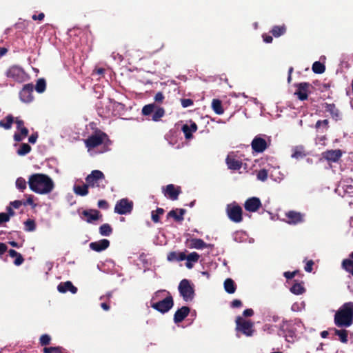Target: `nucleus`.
Masks as SVG:
<instances>
[{"label":"nucleus","instance_id":"ddd939ff","mask_svg":"<svg viewBox=\"0 0 353 353\" xmlns=\"http://www.w3.org/2000/svg\"><path fill=\"white\" fill-rule=\"evenodd\" d=\"M285 217V221L290 225H296L304 221V214L293 210L286 212Z\"/></svg>","mask_w":353,"mask_h":353},{"label":"nucleus","instance_id":"f03ea898","mask_svg":"<svg viewBox=\"0 0 353 353\" xmlns=\"http://www.w3.org/2000/svg\"><path fill=\"white\" fill-rule=\"evenodd\" d=\"M334 323L339 327H348L353 323V302L345 303L334 314Z\"/></svg>","mask_w":353,"mask_h":353},{"label":"nucleus","instance_id":"1a4fd4ad","mask_svg":"<svg viewBox=\"0 0 353 353\" xmlns=\"http://www.w3.org/2000/svg\"><path fill=\"white\" fill-rule=\"evenodd\" d=\"M105 179L103 173L98 170L92 171L85 178L86 183L90 187H99L100 183Z\"/></svg>","mask_w":353,"mask_h":353},{"label":"nucleus","instance_id":"39448f33","mask_svg":"<svg viewBox=\"0 0 353 353\" xmlns=\"http://www.w3.org/2000/svg\"><path fill=\"white\" fill-rule=\"evenodd\" d=\"M178 290L185 302H190L194 299L195 295L194 285L188 279H182L179 284Z\"/></svg>","mask_w":353,"mask_h":353},{"label":"nucleus","instance_id":"c85d7f7f","mask_svg":"<svg viewBox=\"0 0 353 353\" xmlns=\"http://www.w3.org/2000/svg\"><path fill=\"white\" fill-rule=\"evenodd\" d=\"M8 254L10 257L15 258V260L14 261V264L15 265H21L24 262L23 256L16 250L11 249L8 251Z\"/></svg>","mask_w":353,"mask_h":353},{"label":"nucleus","instance_id":"4468645a","mask_svg":"<svg viewBox=\"0 0 353 353\" xmlns=\"http://www.w3.org/2000/svg\"><path fill=\"white\" fill-rule=\"evenodd\" d=\"M261 206V201L258 197L249 198L244 203L245 210L250 212H255L258 211Z\"/></svg>","mask_w":353,"mask_h":353},{"label":"nucleus","instance_id":"473e14b6","mask_svg":"<svg viewBox=\"0 0 353 353\" xmlns=\"http://www.w3.org/2000/svg\"><path fill=\"white\" fill-rule=\"evenodd\" d=\"M335 335L339 337V340L343 343H347L348 341V331L346 330H337L336 328L332 329Z\"/></svg>","mask_w":353,"mask_h":353},{"label":"nucleus","instance_id":"13d9d810","mask_svg":"<svg viewBox=\"0 0 353 353\" xmlns=\"http://www.w3.org/2000/svg\"><path fill=\"white\" fill-rule=\"evenodd\" d=\"M23 205H30L32 206V208H34L36 206V204L34 203L33 196L30 195L28 197L27 200L26 201L23 202Z\"/></svg>","mask_w":353,"mask_h":353},{"label":"nucleus","instance_id":"79ce46f5","mask_svg":"<svg viewBox=\"0 0 353 353\" xmlns=\"http://www.w3.org/2000/svg\"><path fill=\"white\" fill-rule=\"evenodd\" d=\"M312 69L316 74H322L325 70V66L320 61H315L312 65Z\"/></svg>","mask_w":353,"mask_h":353},{"label":"nucleus","instance_id":"a18cd8bd","mask_svg":"<svg viewBox=\"0 0 353 353\" xmlns=\"http://www.w3.org/2000/svg\"><path fill=\"white\" fill-rule=\"evenodd\" d=\"M46 80L43 78L39 79L37 81L35 90L39 93H42L46 90Z\"/></svg>","mask_w":353,"mask_h":353},{"label":"nucleus","instance_id":"cd10ccee","mask_svg":"<svg viewBox=\"0 0 353 353\" xmlns=\"http://www.w3.org/2000/svg\"><path fill=\"white\" fill-rule=\"evenodd\" d=\"M287 30V28L285 25L283 24L281 26H274L272 27V30H270V33L274 37H279L284 34H285Z\"/></svg>","mask_w":353,"mask_h":353},{"label":"nucleus","instance_id":"4c0bfd02","mask_svg":"<svg viewBox=\"0 0 353 353\" xmlns=\"http://www.w3.org/2000/svg\"><path fill=\"white\" fill-rule=\"evenodd\" d=\"M15 123L17 125V129L20 131V132L23 136H28L29 131L27 128L24 126V121L20 119L19 117L15 119Z\"/></svg>","mask_w":353,"mask_h":353},{"label":"nucleus","instance_id":"a19ab883","mask_svg":"<svg viewBox=\"0 0 353 353\" xmlns=\"http://www.w3.org/2000/svg\"><path fill=\"white\" fill-rule=\"evenodd\" d=\"M342 268L348 273L353 276V261L351 259H344L342 261Z\"/></svg>","mask_w":353,"mask_h":353},{"label":"nucleus","instance_id":"7c9ffc66","mask_svg":"<svg viewBox=\"0 0 353 353\" xmlns=\"http://www.w3.org/2000/svg\"><path fill=\"white\" fill-rule=\"evenodd\" d=\"M199 258L200 255L196 252H193L188 255H186L185 252H181V254L180 255L181 260H186L192 263H196Z\"/></svg>","mask_w":353,"mask_h":353},{"label":"nucleus","instance_id":"2eb2a0df","mask_svg":"<svg viewBox=\"0 0 353 353\" xmlns=\"http://www.w3.org/2000/svg\"><path fill=\"white\" fill-rule=\"evenodd\" d=\"M251 145L253 151L257 153H261L264 152L268 148V143L265 139L259 136H256L254 138Z\"/></svg>","mask_w":353,"mask_h":353},{"label":"nucleus","instance_id":"ea45409f","mask_svg":"<svg viewBox=\"0 0 353 353\" xmlns=\"http://www.w3.org/2000/svg\"><path fill=\"white\" fill-rule=\"evenodd\" d=\"M164 210L161 208H157L156 210L151 212V218L154 223H159L160 221V216L163 214Z\"/></svg>","mask_w":353,"mask_h":353},{"label":"nucleus","instance_id":"603ef678","mask_svg":"<svg viewBox=\"0 0 353 353\" xmlns=\"http://www.w3.org/2000/svg\"><path fill=\"white\" fill-rule=\"evenodd\" d=\"M51 337L48 334H43L40 336L39 344L41 346H46L50 343Z\"/></svg>","mask_w":353,"mask_h":353},{"label":"nucleus","instance_id":"e433bc0d","mask_svg":"<svg viewBox=\"0 0 353 353\" xmlns=\"http://www.w3.org/2000/svg\"><path fill=\"white\" fill-rule=\"evenodd\" d=\"M279 335L280 336L285 337L286 341H290V339L289 338H290L292 340H293L294 332L292 330H285L284 329V325H283L280 326L279 331Z\"/></svg>","mask_w":353,"mask_h":353},{"label":"nucleus","instance_id":"5fc2aeb1","mask_svg":"<svg viewBox=\"0 0 353 353\" xmlns=\"http://www.w3.org/2000/svg\"><path fill=\"white\" fill-rule=\"evenodd\" d=\"M181 103L183 108H188L194 104V101L191 99H181Z\"/></svg>","mask_w":353,"mask_h":353},{"label":"nucleus","instance_id":"20e7f679","mask_svg":"<svg viewBox=\"0 0 353 353\" xmlns=\"http://www.w3.org/2000/svg\"><path fill=\"white\" fill-rule=\"evenodd\" d=\"M165 292V290L156 292L150 301V307L162 314L168 312L174 305V301L170 294L162 300L155 301L160 294ZM168 293L170 294L169 292Z\"/></svg>","mask_w":353,"mask_h":353},{"label":"nucleus","instance_id":"58836bf2","mask_svg":"<svg viewBox=\"0 0 353 353\" xmlns=\"http://www.w3.org/2000/svg\"><path fill=\"white\" fill-rule=\"evenodd\" d=\"M99 233L102 236H109L112 233V228L108 223H104L99 227Z\"/></svg>","mask_w":353,"mask_h":353},{"label":"nucleus","instance_id":"a211bd4d","mask_svg":"<svg viewBox=\"0 0 353 353\" xmlns=\"http://www.w3.org/2000/svg\"><path fill=\"white\" fill-rule=\"evenodd\" d=\"M6 75L8 78H11L14 81H19L22 80L24 75V72L21 68L13 65L6 72Z\"/></svg>","mask_w":353,"mask_h":353},{"label":"nucleus","instance_id":"c756f323","mask_svg":"<svg viewBox=\"0 0 353 353\" xmlns=\"http://www.w3.org/2000/svg\"><path fill=\"white\" fill-rule=\"evenodd\" d=\"M290 292L296 295H301L305 292V288L303 285L302 283H299L297 281H294V283L290 288Z\"/></svg>","mask_w":353,"mask_h":353},{"label":"nucleus","instance_id":"4d7b16f0","mask_svg":"<svg viewBox=\"0 0 353 353\" xmlns=\"http://www.w3.org/2000/svg\"><path fill=\"white\" fill-rule=\"evenodd\" d=\"M164 95L161 92H157L154 96V101L157 103H162L164 99Z\"/></svg>","mask_w":353,"mask_h":353},{"label":"nucleus","instance_id":"f3484780","mask_svg":"<svg viewBox=\"0 0 353 353\" xmlns=\"http://www.w3.org/2000/svg\"><path fill=\"white\" fill-rule=\"evenodd\" d=\"M82 215L85 217L86 222L89 223H92L102 217L101 212L95 209L85 210L82 212Z\"/></svg>","mask_w":353,"mask_h":353},{"label":"nucleus","instance_id":"bf43d9fd","mask_svg":"<svg viewBox=\"0 0 353 353\" xmlns=\"http://www.w3.org/2000/svg\"><path fill=\"white\" fill-rule=\"evenodd\" d=\"M242 305H243V303H242L241 301L239 300V299H234L230 303V306L233 308L241 307L242 306Z\"/></svg>","mask_w":353,"mask_h":353},{"label":"nucleus","instance_id":"f257e3e1","mask_svg":"<svg viewBox=\"0 0 353 353\" xmlns=\"http://www.w3.org/2000/svg\"><path fill=\"white\" fill-rule=\"evenodd\" d=\"M28 184L32 191L40 194L50 193L54 187L52 179L48 175L41 173L30 175Z\"/></svg>","mask_w":353,"mask_h":353},{"label":"nucleus","instance_id":"6e6d98bb","mask_svg":"<svg viewBox=\"0 0 353 353\" xmlns=\"http://www.w3.org/2000/svg\"><path fill=\"white\" fill-rule=\"evenodd\" d=\"M329 121L327 119L318 120L315 124L316 129L319 128L321 125L325 126L327 129L328 128Z\"/></svg>","mask_w":353,"mask_h":353},{"label":"nucleus","instance_id":"0eeeda50","mask_svg":"<svg viewBox=\"0 0 353 353\" xmlns=\"http://www.w3.org/2000/svg\"><path fill=\"white\" fill-rule=\"evenodd\" d=\"M225 210L230 220L234 223H240L242 221L243 210L241 207L236 202L228 204Z\"/></svg>","mask_w":353,"mask_h":353},{"label":"nucleus","instance_id":"09e8293b","mask_svg":"<svg viewBox=\"0 0 353 353\" xmlns=\"http://www.w3.org/2000/svg\"><path fill=\"white\" fill-rule=\"evenodd\" d=\"M181 254V252H170L168 254L167 259L169 261H182L183 260L180 259V255Z\"/></svg>","mask_w":353,"mask_h":353},{"label":"nucleus","instance_id":"0e129e2a","mask_svg":"<svg viewBox=\"0 0 353 353\" xmlns=\"http://www.w3.org/2000/svg\"><path fill=\"white\" fill-rule=\"evenodd\" d=\"M26 137L27 136L22 135V134L20 132V133H14L13 138L16 142H20Z\"/></svg>","mask_w":353,"mask_h":353},{"label":"nucleus","instance_id":"412c9836","mask_svg":"<svg viewBox=\"0 0 353 353\" xmlns=\"http://www.w3.org/2000/svg\"><path fill=\"white\" fill-rule=\"evenodd\" d=\"M323 157L328 161L337 162L342 156L340 150H327L322 154Z\"/></svg>","mask_w":353,"mask_h":353},{"label":"nucleus","instance_id":"9d476101","mask_svg":"<svg viewBox=\"0 0 353 353\" xmlns=\"http://www.w3.org/2000/svg\"><path fill=\"white\" fill-rule=\"evenodd\" d=\"M162 192L164 196L172 201L178 199L179 194L181 193V188L176 186L174 184H168L162 187Z\"/></svg>","mask_w":353,"mask_h":353},{"label":"nucleus","instance_id":"72a5a7b5","mask_svg":"<svg viewBox=\"0 0 353 353\" xmlns=\"http://www.w3.org/2000/svg\"><path fill=\"white\" fill-rule=\"evenodd\" d=\"M15 121L14 118L12 114H8L6 117L5 120L0 121V127L6 130L11 128L13 122Z\"/></svg>","mask_w":353,"mask_h":353},{"label":"nucleus","instance_id":"c9c22d12","mask_svg":"<svg viewBox=\"0 0 353 353\" xmlns=\"http://www.w3.org/2000/svg\"><path fill=\"white\" fill-rule=\"evenodd\" d=\"M212 108L214 112L217 114H222L224 112V110L222 106V102L221 100L214 99L212 101Z\"/></svg>","mask_w":353,"mask_h":353},{"label":"nucleus","instance_id":"8fccbe9b","mask_svg":"<svg viewBox=\"0 0 353 353\" xmlns=\"http://www.w3.org/2000/svg\"><path fill=\"white\" fill-rule=\"evenodd\" d=\"M16 187L21 191L23 192V190L26 188V181L22 177H19L16 180Z\"/></svg>","mask_w":353,"mask_h":353},{"label":"nucleus","instance_id":"37998d69","mask_svg":"<svg viewBox=\"0 0 353 353\" xmlns=\"http://www.w3.org/2000/svg\"><path fill=\"white\" fill-rule=\"evenodd\" d=\"M31 146L28 143H22L17 150V153L19 156H25L31 151Z\"/></svg>","mask_w":353,"mask_h":353},{"label":"nucleus","instance_id":"c03bdc74","mask_svg":"<svg viewBox=\"0 0 353 353\" xmlns=\"http://www.w3.org/2000/svg\"><path fill=\"white\" fill-rule=\"evenodd\" d=\"M165 114V110L163 108L157 107L152 115L154 121H159Z\"/></svg>","mask_w":353,"mask_h":353},{"label":"nucleus","instance_id":"9b49d317","mask_svg":"<svg viewBox=\"0 0 353 353\" xmlns=\"http://www.w3.org/2000/svg\"><path fill=\"white\" fill-rule=\"evenodd\" d=\"M132 209V202L126 199H122L118 201L114 207V212L119 214H125L130 213Z\"/></svg>","mask_w":353,"mask_h":353},{"label":"nucleus","instance_id":"aec40b11","mask_svg":"<svg viewBox=\"0 0 353 353\" xmlns=\"http://www.w3.org/2000/svg\"><path fill=\"white\" fill-rule=\"evenodd\" d=\"M190 309L188 306H183L178 309L174 314V321L175 323L182 322L189 314Z\"/></svg>","mask_w":353,"mask_h":353},{"label":"nucleus","instance_id":"5701e85b","mask_svg":"<svg viewBox=\"0 0 353 353\" xmlns=\"http://www.w3.org/2000/svg\"><path fill=\"white\" fill-rule=\"evenodd\" d=\"M57 290L61 293H65L68 291L72 294H76L77 292V288L69 281L60 283L57 286Z\"/></svg>","mask_w":353,"mask_h":353},{"label":"nucleus","instance_id":"bb28decb","mask_svg":"<svg viewBox=\"0 0 353 353\" xmlns=\"http://www.w3.org/2000/svg\"><path fill=\"white\" fill-rule=\"evenodd\" d=\"M186 210L185 209H176L170 210L168 214V218L172 217L177 222H181L183 221V216Z\"/></svg>","mask_w":353,"mask_h":353},{"label":"nucleus","instance_id":"6ab92c4d","mask_svg":"<svg viewBox=\"0 0 353 353\" xmlns=\"http://www.w3.org/2000/svg\"><path fill=\"white\" fill-rule=\"evenodd\" d=\"M187 245L189 248H195L202 250L206 248H212L213 245L206 243L201 239H191L187 241Z\"/></svg>","mask_w":353,"mask_h":353},{"label":"nucleus","instance_id":"b1692460","mask_svg":"<svg viewBox=\"0 0 353 353\" xmlns=\"http://www.w3.org/2000/svg\"><path fill=\"white\" fill-rule=\"evenodd\" d=\"M323 106L325 108V110L330 114L333 119L338 121L340 119V111L334 103H325L323 104Z\"/></svg>","mask_w":353,"mask_h":353},{"label":"nucleus","instance_id":"6e6552de","mask_svg":"<svg viewBox=\"0 0 353 353\" xmlns=\"http://www.w3.org/2000/svg\"><path fill=\"white\" fill-rule=\"evenodd\" d=\"M236 330L242 332L247 336H252L254 332V323L250 321L243 319L241 316H238L236 318Z\"/></svg>","mask_w":353,"mask_h":353},{"label":"nucleus","instance_id":"dca6fc26","mask_svg":"<svg viewBox=\"0 0 353 353\" xmlns=\"http://www.w3.org/2000/svg\"><path fill=\"white\" fill-rule=\"evenodd\" d=\"M297 90L295 92V95L301 101H305L308 98V90L310 84L307 82H302L296 85Z\"/></svg>","mask_w":353,"mask_h":353},{"label":"nucleus","instance_id":"3c124183","mask_svg":"<svg viewBox=\"0 0 353 353\" xmlns=\"http://www.w3.org/2000/svg\"><path fill=\"white\" fill-rule=\"evenodd\" d=\"M268 172L265 169L260 170L256 174V178L261 181H265L268 179Z\"/></svg>","mask_w":353,"mask_h":353},{"label":"nucleus","instance_id":"864d4df0","mask_svg":"<svg viewBox=\"0 0 353 353\" xmlns=\"http://www.w3.org/2000/svg\"><path fill=\"white\" fill-rule=\"evenodd\" d=\"M305 156V154L304 153L303 150L301 148L299 149L298 148H296L294 149V152L292 154V157L295 158V159L303 158Z\"/></svg>","mask_w":353,"mask_h":353},{"label":"nucleus","instance_id":"f8f14e48","mask_svg":"<svg viewBox=\"0 0 353 353\" xmlns=\"http://www.w3.org/2000/svg\"><path fill=\"white\" fill-rule=\"evenodd\" d=\"M34 86L32 83L26 84L23 86L19 92V97L21 101L24 103H30L32 101Z\"/></svg>","mask_w":353,"mask_h":353},{"label":"nucleus","instance_id":"680f3d73","mask_svg":"<svg viewBox=\"0 0 353 353\" xmlns=\"http://www.w3.org/2000/svg\"><path fill=\"white\" fill-rule=\"evenodd\" d=\"M10 220L8 214H6L5 212L0 213V225L3 223L8 222Z\"/></svg>","mask_w":353,"mask_h":353},{"label":"nucleus","instance_id":"4be33fe9","mask_svg":"<svg viewBox=\"0 0 353 353\" xmlns=\"http://www.w3.org/2000/svg\"><path fill=\"white\" fill-rule=\"evenodd\" d=\"M109 246L110 241L105 239H101L98 241H94L90 243V249L98 252L105 250Z\"/></svg>","mask_w":353,"mask_h":353},{"label":"nucleus","instance_id":"f704fd0d","mask_svg":"<svg viewBox=\"0 0 353 353\" xmlns=\"http://www.w3.org/2000/svg\"><path fill=\"white\" fill-rule=\"evenodd\" d=\"M90 185L86 183V184H83V185H74V192L80 196H86L88 194V188Z\"/></svg>","mask_w":353,"mask_h":353},{"label":"nucleus","instance_id":"7ed1b4c3","mask_svg":"<svg viewBox=\"0 0 353 353\" xmlns=\"http://www.w3.org/2000/svg\"><path fill=\"white\" fill-rule=\"evenodd\" d=\"M98 106L99 114L104 117L121 116L124 110V105L115 101L108 99L105 103H101Z\"/></svg>","mask_w":353,"mask_h":353},{"label":"nucleus","instance_id":"2f4dec72","mask_svg":"<svg viewBox=\"0 0 353 353\" xmlns=\"http://www.w3.org/2000/svg\"><path fill=\"white\" fill-rule=\"evenodd\" d=\"M224 289L228 294H233L235 292L236 285L232 279H226L224 281Z\"/></svg>","mask_w":353,"mask_h":353},{"label":"nucleus","instance_id":"393cba45","mask_svg":"<svg viewBox=\"0 0 353 353\" xmlns=\"http://www.w3.org/2000/svg\"><path fill=\"white\" fill-rule=\"evenodd\" d=\"M225 162L228 168L230 170H238L242 167V162L230 154L226 157Z\"/></svg>","mask_w":353,"mask_h":353},{"label":"nucleus","instance_id":"a878e982","mask_svg":"<svg viewBox=\"0 0 353 353\" xmlns=\"http://www.w3.org/2000/svg\"><path fill=\"white\" fill-rule=\"evenodd\" d=\"M186 139L192 138V133L197 130V125L194 122H192L190 125L184 124L181 128Z\"/></svg>","mask_w":353,"mask_h":353},{"label":"nucleus","instance_id":"e2e57ef3","mask_svg":"<svg viewBox=\"0 0 353 353\" xmlns=\"http://www.w3.org/2000/svg\"><path fill=\"white\" fill-rule=\"evenodd\" d=\"M23 205V201L19 200H15L14 201L10 202V205L15 209L19 208Z\"/></svg>","mask_w":353,"mask_h":353},{"label":"nucleus","instance_id":"49530a36","mask_svg":"<svg viewBox=\"0 0 353 353\" xmlns=\"http://www.w3.org/2000/svg\"><path fill=\"white\" fill-rule=\"evenodd\" d=\"M156 108L157 105L154 103L145 105L142 109V114L145 116H148L154 111Z\"/></svg>","mask_w":353,"mask_h":353},{"label":"nucleus","instance_id":"423d86ee","mask_svg":"<svg viewBox=\"0 0 353 353\" xmlns=\"http://www.w3.org/2000/svg\"><path fill=\"white\" fill-rule=\"evenodd\" d=\"M106 139L108 140V135L105 132L99 130L88 137L84 142L86 148L90 150L101 145Z\"/></svg>","mask_w":353,"mask_h":353},{"label":"nucleus","instance_id":"052dcab7","mask_svg":"<svg viewBox=\"0 0 353 353\" xmlns=\"http://www.w3.org/2000/svg\"><path fill=\"white\" fill-rule=\"evenodd\" d=\"M314 265V261L312 260H310L306 263L305 265V270L307 272H311L313 270L312 267Z\"/></svg>","mask_w":353,"mask_h":353},{"label":"nucleus","instance_id":"338daca9","mask_svg":"<svg viewBox=\"0 0 353 353\" xmlns=\"http://www.w3.org/2000/svg\"><path fill=\"white\" fill-rule=\"evenodd\" d=\"M37 138H38V134L37 132H35V133H33L31 136L29 137L28 138V141L30 143H35L37 140Z\"/></svg>","mask_w":353,"mask_h":353},{"label":"nucleus","instance_id":"774afa93","mask_svg":"<svg viewBox=\"0 0 353 353\" xmlns=\"http://www.w3.org/2000/svg\"><path fill=\"white\" fill-rule=\"evenodd\" d=\"M57 347H45L43 350V353H54Z\"/></svg>","mask_w":353,"mask_h":353},{"label":"nucleus","instance_id":"69168bd1","mask_svg":"<svg viewBox=\"0 0 353 353\" xmlns=\"http://www.w3.org/2000/svg\"><path fill=\"white\" fill-rule=\"evenodd\" d=\"M98 207L101 209H107L108 208V203L105 200H99L98 201Z\"/></svg>","mask_w":353,"mask_h":353},{"label":"nucleus","instance_id":"de8ad7c7","mask_svg":"<svg viewBox=\"0 0 353 353\" xmlns=\"http://www.w3.org/2000/svg\"><path fill=\"white\" fill-rule=\"evenodd\" d=\"M25 230L27 232H32L36 229V223L33 219H28L24 222Z\"/></svg>","mask_w":353,"mask_h":353}]
</instances>
